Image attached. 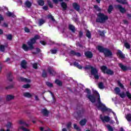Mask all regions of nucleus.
I'll use <instances>...</instances> for the list:
<instances>
[{
  "mask_svg": "<svg viewBox=\"0 0 131 131\" xmlns=\"http://www.w3.org/2000/svg\"><path fill=\"white\" fill-rule=\"evenodd\" d=\"M24 97H26V98H31V97L32 96L31 94H30L28 92L24 93Z\"/></svg>",
  "mask_w": 131,
  "mask_h": 131,
  "instance_id": "22",
  "label": "nucleus"
},
{
  "mask_svg": "<svg viewBox=\"0 0 131 131\" xmlns=\"http://www.w3.org/2000/svg\"><path fill=\"white\" fill-rule=\"evenodd\" d=\"M44 23H45V20H43V19L39 20V24L40 26H41V25H42V24H43Z\"/></svg>",
  "mask_w": 131,
  "mask_h": 131,
  "instance_id": "45",
  "label": "nucleus"
},
{
  "mask_svg": "<svg viewBox=\"0 0 131 131\" xmlns=\"http://www.w3.org/2000/svg\"><path fill=\"white\" fill-rule=\"evenodd\" d=\"M103 53L106 57H109L110 56H111V55H112V52H111V51L106 49Z\"/></svg>",
  "mask_w": 131,
  "mask_h": 131,
  "instance_id": "10",
  "label": "nucleus"
},
{
  "mask_svg": "<svg viewBox=\"0 0 131 131\" xmlns=\"http://www.w3.org/2000/svg\"><path fill=\"white\" fill-rule=\"evenodd\" d=\"M23 88H24V89H29V88H30V84H25L23 86Z\"/></svg>",
  "mask_w": 131,
  "mask_h": 131,
  "instance_id": "42",
  "label": "nucleus"
},
{
  "mask_svg": "<svg viewBox=\"0 0 131 131\" xmlns=\"http://www.w3.org/2000/svg\"><path fill=\"white\" fill-rule=\"evenodd\" d=\"M86 123V120L85 119L82 120L80 122V125H85Z\"/></svg>",
  "mask_w": 131,
  "mask_h": 131,
  "instance_id": "26",
  "label": "nucleus"
},
{
  "mask_svg": "<svg viewBox=\"0 0 131 131\" xmlns=\"http://www.w3.org/2000/svg\"><path fill=\"white\" fill-rule=\"evenodd\" d=\"M49 19H51L53 21H55V19H54V17L53 16L49 15H48Z\"/></svg>",
  "mask_w": 131,
  "mask_h": 131,
  "instance_id": "50",
  "label": "nucleus"
},
{
  "mask_svg": "<svg viewBox=\"0 0 131 131\" xmlns=\"http://www.w3.org/2000/svg\"><path fill=\"white\" fill-rule=\"evenodd\" d=\"M42 76L43 77H47V73L46 72H43Z\"/></svg>",
  "mask_w": 131,
  "mask_h": 131,
  "instance_id": "57",
  "label": "nucleus"
},
{
  "mask_svg": "<svg viewBox=\"0 0 131 131\" xmlns=\"http://www.w3.org/2000/svg\"><path fill=\"white\" fill-rule=\"evenodd\" d=\"M106 127L109 131H113L114 130V128L112 127L110 125H107Z\"/></svg>",
  "mask_w": 131,
  "mask_h": 131,
  "instance_id": "30",
  "label": "nucleus"
},
{
  "mask_svg": "<svg viewBox=\"0 0 131 131\" xmlns=\"http://www.w3.org/2000/svg\"><path fill=\"white\" fill-rule=\"evenodd\" d=\"M101 69L103 73H106V74H109L110 75H112V74H113V71L107 69V67L105 66L101 67Z\"/></svg>",
  "mask_w": 131,
  "mask_h": 131,
  "instance_id": "5",
  "label": "nucleus"
},
{
  "mask_svg": "<svg viewBox=\"0 0 131 131\" xmlns=\"http://www.w3.org/2000/svg\"><path fill=\"white\" fill-rule=\"evenodd\" d=\"M117 56L120 58V59H124V58H125V55L120 50L118 51Z\"/></svg>",
  "mask_w": 131,
  "mask_h": 131,
  "instance_id": "8",
  "label": "nucleus"
},
{
  "mask_svg": "<svg viewBox=\"0 0 131 131\" xmlns=\"http://www.w3.org/2000/svg\"><path fill=\"white\" fill-rule=\"evenodd\" d=\"M48 72L50 73V75L53 76L55 75L56 74V72L52 69V68H48Z\"/></svg>",
  "mask_w": 131,
  "mask_h": 131,
  "instance_id": "11",
  "label": "nucleus"
},
{
  "mask_svg": "<svg viewBox=\"0 0 131 131\" xmlns=\"http://www.w3.org/2000/svg\"><path fill=\"white\" fill-rule=\"evenodd\" d=\"M22 48L24 51H28V50H32L30 49V46H29V47H27V45L26 44H23L22 46Z\"/></svg>",
  "mask_w": 131,
  "mask_h": 131,
  "instance_id": "17",
  "label": "nucleus"
},
{
  "mask_svg": "<svg viewBox=\"0 0 131 131\" xmlns=\"http://www.w3.org/2000/svg\"><path fill=\"white\" fill-rule=\"evenodd\" d=\"M74 66H75L76 67H77V68H78L79 69H81V68H82V67H81V66H80L79 64H78V63L77 62H75L74 63Z\"/></svg>",
  "mask_w": 131,
  "mask_h": 131,
  "instance_id": "31",
  "label": "nucleus"
},
{
  "mask_svg": "<svg viewBox=\"0 0 131 131\" xmlns=\"http://www.w3.org/2000/svg\"><path fill=\"white\" fill-rule=\"evenodd\" d=\"M7 39L11 40L13 37V36L11 34L6 35Z\"/></svg>",
  "mask_w": 131,
  "mask_h": 131,
  "instance_id": "41",
  "label": "nucleus"
},
{
  "mask_svg": "<svg viewBox=\"0 0 131 131\" xmlns=\"http://www.w3.org/2000/svg\"><path fill=\"white\" fill-rule=\"evenodd\" d=\"M85 56L87 57V58H92L93 57V53H92L90 51H88L85 52Z\"/></svg>",
  "mask_w": 131,
  "mask_h": 131,
  "instance_id": "16",
  "label": "nucleus"
},
{
  "mask_svg": "<svg viewBox=\"0 0 131 131\" xmlns=\"http://www.w3.org/2000/svg\"><path fill=\"white\" fill-rule=\"evenodd\" d=\"M25 31L26 32H29V29L28 28H25Z\"/></svg>",
  "mask_w": 131,
  "mask_h": 131,
  "instance_id": "60",
  "label": "nucleus"
},
{
  "mask_svg": "<svg viewBox=\"0 0 131 131\" xmlns=\"http://www.w3.org/2000/svg\"><path fill=\"white\" fill-rule=\"evenodd\" d=\"M12 126H13V124L11 122H8L6 125L7 128H12Z\"/></svg>",
  "mask_w": 131,
  "mask_h": 131,
  "instance_id": "37",
  "label": "nucleus"
},
{
  "mask_svg": "<svg viewBox=\"0 0 131 131\" xmlns=\"http://www.w3.org/2000/svg\"><path fill=\"white\" fill-rule=\"evenodd\" d=\"M97 18L96 19L97 22H100V23H103L106 20H108V16L104 15L103 13H99L97 15Z\"/></svg>",
  "mask_w": 131,
  "mask_h": 131,
  "instance_id": "4",
  "label": "nucleus"
},
{
  "mask_svg": "<svg viewBox=\"0 0 131 131\" xmlns=\"http://www.w3.org/2000/svg\"><path fill=\"white\" fill-rule=\"evenodd\" d=\"M100 32V35L101 36H104V33L103 32Z\"/></svg>",
  "mask_w": 131,
  "mask_h": 131,
  "instance_id": "63",
  "label": "nucleus"
},
{
  "mask_svg": "<svg viewBox=\"0 0 131 131\" xmlns=\"http://www.w3.org/2000/svg\"><path fill=\"white\" fill-rule=\"evenodd\" d=\"M74 128H75V129H77V130H79V127H78L77 126V125H76V124H74Z\"/></svg>",
  "mask_w": 131,
  "mask_h": 131,
  "instance_id": "51",
  "label": "nucleus"
},
{
  "mask_svg": "<svg viewBox=\"0 0 131 131\" xmlns=\"http://www.w3.org/2000/svg\"><path fill=\"white\" fill-rule=\"evenodd\" d=\"M61 6L62 8H63V10H66V9L67 8V4H66V3H65L64 2L61 3Z\"/></svg>",
  "mask_w": 131,
  "mask_h": 131,
  "instance_id": "27",
  "label": "nucleus"
},
{
  "mask_svg": "<svg viewBox=\"0 0 131 131\" xmlns=\"http://www.w3.org/2000/svg\"><path fill=\"white\" fill-rule=\"evenodd\" d=\"M39 51H40V49L39 48L36 49V52L34 53V54H36V53H39Z\"/></svg>",
  "mask_w": 131,
  "mask_h": 131,
  "instance_id": "56",
  "label": "nucleus"
},
{
  "mask_svg": "<svg viewBox=\"0 0 131 131\" xmlns=\"http://www.w3.org/2000/svg\"><path fill=\"white\" fill-rule=\"evenodd\" d=\"M51 52L52 54H56V53H57V50H56V49L51 50Z\"/></svg>",
  "mask_w": 131,
  "mask_h": 131,
  "instance_id": "53",
  "label": "nucleus"
},
{
  "mask_svg": "<svg viewBox=\"0 0 131 131\" xmlns=\"http://www.w3.org/2000/svg\"><path fill=\"white\" fill-rule=\"evenodd\" d=\"M96 97H97V99L96 101L97 102V107L99 108V109L101 110V111L104 112V111H107L108 110V108L106 107V106L102 103L101 102V98H100V94L98 93V92H96Z\"/></svg>",
  "mask_w": 131,
  "mask_h": 131,
  "instance_id": "1",
  "label": "nucleus"
},
{
  "mask_svg": "<svg viewBox=\"0 0 131 131\" xmlns=\"http://www.w3.org/2000/svg\"><path fill=\"white\" fill-rule=\"evenodd\" d=\"M113 10V7L112 5H110L108 7V12L109 13V14H110V13H111V12H112Z\"/></svg>",
  "mask_w": 131,
  "mask_h": 131,
  "instance_id": "35",
  "label": "nucleus"
},
{
  "mask_svg": "<svg viewBox=\"0 0 131 131\" xmlns=\"http://www.w3.org/2000/svg\"><path fill=\"white\" fill-rule=\"evenodd\" d=\"M19 124H25L26 126H28V124L25 123V122L23 120H20L18 122Z\"/></svg>",
  "mask_w": 131,
  "mask_h": 131,
  "instance_id": "32",
  "label": "nucleus"
},
{
  "mask_svg": "<svg viewBox=\"0 0 131 131\" xmlns=\"http://www.w3.org/2000/svg\"><path fill=\"white\" fill-rule=\"evenodd\" d=\"M40 43H41V45H43V46H45L47 43L45 41H40Z\"/></svg>",
  "mask_w": 131,
  "mask_h": 131,
  "instance_id": "58",
  "label": "nucleus"
},
{
  "mask_svg": "<svg viewBox=\"0 0 131 131\" xmlns=\"http://www.w3.org/2000/svg\"><path fill=\"white\" fill-rule=\"evenodd\" d=\"M86 36L87 37H88V38H91V32H89V31H87L86 33Z\"/></svg>",
  "mask_w": 131,
  "mask_h": 131,
  "instance_id": "43",
  "label": "nucleus"
},
{
  "mask_svg": "<svg viewBox=\"0 0 131 131\" xmlns=\"http://www.w3.org/2000/svg\"><path fill=\"white\" fill-rule=\"evenodd\" d=\"M52 2L55 4H58L59 2H63V0H52Z\"/></svg>",
  "mask_w": 131,
  "mask_h": 131,
  "instance_id": "48",
  "label": "nucleus"
},
{
  "mask_svg": "<svg viewBox=\"0 0 131 131\" xmlns=\"http://www.w3.org/2000/svg\"><path fill=\"white\" fill-rule=\"evenodd\" d=\"M37 3L39 6H43L45 5V2L42 0H38Z\"/></svg>",
  "mask_w": 131,
  "mask_h": 131,
  "instance_id": "28",
  "label": "nucleus"
},
{
  "mask_svg": "<svg viewBox=\"0 0 131 131\" xmlns=\"http://www.w3.org/2000/svg\"><path fill=\"white\" fill-rule=\"evenodd\" d=\"M126 95L127 96V98L129 99V100H131V94L129 93V92H126Z\"/></svg>",
  "mask_w": 131,
  "mask_h": 131,
  "instance_id": "40",
  "label": "nucleus"
},
{
  "mask_svg": "<svg viewBox=\"0 0 131 131\" xmlns=\"http://www.w3.org/2000/svg\"><path fill=\"white\" fill-rule=\"evenodd\" d=\"M75 55L76 56H77V57H80L81 56L80 53H76Z\"/></svg>",
  "mask_w": 131,
  "mask_h": 131,
  "instance_id": "61",
  "label": "nucleus"
},
{
  "mask_svg": "<svg viewBox=\"0 0 131 131\" xmlns=\"http://www.w3.org/2000/svg\"><path fill=\"white\" fill-rule=\"evenodd\" d=\"M115 92L116 94H117L118 95H119V96H120L121 98H125L126 95H125V94H124V93L122 92L119 94V93H120V89H119V88H116L115 89Z\"/></svg>",
  "mask_w": 131,
  "mask_h": 131,
  "instance_id": "6",
  "label": "nucleus"
},
{
  "mask_svg": "<svg viewBox=\"0 0 131 131\" xmlns=\"http://www.w3.org/2000/svg\"><path fill=\"white\" fill-rule=\"evenodd\" d=\"M48 4L50 8H53V4H52L51 1H48Z\"/></svg>",
  "mask_w": 131,
  "mask_h": 131,
  "instance_id": "52",
  "label": "nucleus"
},
{
  "mask_svg": "<svg viewBox=\"0 0 131 131\" xmlns=\"http://www.w3.org/2000/svg\"><path fill=\"white\" fill-rule=\"evenodd\" d=\"M0 131H10L9 129H7V130H5V129L2 128L0 130Z\"/></svg>",
  "mask_w": 131,
  "mask_h": 131,
  "instance_id": "62",
  "label": "nucleus"
},
{
  "mask_svg": "<svg viewBox=\"0 0 131 131\" xmlns=\"http://www.w3.org/2000/svg\"><path fill=\"white\" fill-rule=\"evenodd\" d=\"M117 2L118 3H119L120 4H126V1L125 0H117Z\"/></svg>",
  "mask_w": 131,
  "mask_h": 131,
  "instance_id": "34",
  "label": "nucleus"
},
{
  "mask_svg": "<svg viewBox=\"0 0 131 131\" xmlns=\"http://www.w3.org/2000/svg\"><path fill=\"white\" fill-rule=\"evenodd\" d=\"M32 5V3H31V2H29V1H26L25 3V5L26 6V7H27V8H30V7H31V5Z\"/></svg>",
  "mask_w": 131,
  "mask_h": 131,
  "instance_id": "21",
  "label": "nucleus"
},
{
  "mask_svg": "<svg viewBox=\"0 0 131 131\" xmlns=\"http://www.w3.org/2000/svg\"><path fill=\"white\" fill-rule=\"evenodd\" d=\"M39 38H40V36L36 35L33 38L31 39L28 42V45L30 47V50H33L34 49L33 45H34L36 40H37V39H39Z\"/></svg>",
  "mask_w": 131,
  "mask_h": 131,
  "instance_id": "3",
  "label": "nucleus"
},
{
  "mask_svg": "<svg viewBox=\"0 0 131 131\" xmlns=\"http://www.w3.org/2000/svg\"><path fill=\"white\" fill-rule=\"evenodd\" d=\"M43 10H45L46 11H47V10H48V6L43 7Z\"/></svg>",
  "mask_w": 131,
  "mask_h": 131,
  "instance_id": "64",
  "label": "nucleus"
},
{
  "mask_svg": "<svg viewBox=\"0 0 131 131\" xmlns=\"http://www.w3.org/2000/svg\"><path fill=\"white\" fill-rule=\"evenodd\" d=\"M69 28L70 30H71L73 32L75 31V27H74L72 25H69Z\"/></svg>",
  "mask_w": 131,
  "mask_h": 131,
  "instance_id": "23",
  "label": "nucleus"
},
{
  "mask_svg": "<svg viewBox=\"0 0 131 131\" xmlns=\"http://www.w3.org/2000/svg\"><path fill=\"white\" fill-rule=\"evenodd\" d=\"M67 127L68 129H69V128H71V122H69L67 125Z\"/></svg>",
  "mask_w": 131,
  "mask_h": 131,
  "instance_id": "47",
  "label": "nucleus"
},
{
  "mask_svg": "<svg viewBox=\"0 0 131 131\" xmlns=\"http://www.w3.org/2000/svg\"><path fill=\"white\" fill-rule=\"evenodd\" d=\"M95 9H96L97 11H101V9L98 7V6H94Z\"/></svg>",
  "mask_w": 131,
  "mask_h": 131,
  "instance_id": "54",
  "label": "nucleus"
},
{
  "mask_svg": "<svg viewBox=\"0 0 131 131\" xmlns=\"http://www.w3.org/2000/svg\"><path fill=\"white\" fill-rule=\"evenodd\" d=\"M41 112L45 116H48V114H49V112L47 111L46 109H43L41 111Z\"/></svg>",
  "mask_w": 131,
  "mask_h": 131,
  "instance_id": "25",
  "label": "nucleus"
},
{
  "mask_svg": "<svg viewBox=\"0 0 131 131\" xmlns=\"http://www.w3.org/2000/svg\"><path fill=\"white\" fill-rule=\"evenodd\" d=\"M124 46L126 49L130 48V45H129V44H128V43H125Z\"/></svg>",
  "mask_w": 131,
  "mask_h": 131,
  "instance_id": "46",
  "label": "nucleus"
},
{
  "mask_svg": "<svg viewBox=\"0 0 131 131\" xmlns=\"http://www.w3.org/2000/svg\"><path fill=\"white\" fill-rule=\"evenodd\" d=\"M98 88L99 89H104V84L102 82H100L98 84Z\"/></svg>",
  "mask_w": 131,
  "mask_h": 131,
  "instance_id": "39",
  "label": "nucleus"
},
{
  "mask_svg": "<svg viewBox=\"0 0 131 131\" xmlns=\"http://www.w3.org/2000/svg\"><path fill=\"white\" fill-rule=\"evenodd\" d=\"M46 84L48 86H49V88H53V84L50 82H46Z\"/></svg>",
  "mask_w": 131,
  "mask_h": 131,
  "instance_id": "44",
  "label": "nucleus"
},
{
  "mask_svg": "<svg viewBox=\"0 0 131 131\" xmlns=\"http://www.w3.org/2000/svg\"><path fill=\"white\" fill-rule=\"evenodd\" d=\"M6 15H7V16H8V17H15V15H14V14H13L12 13H11L10 12H7L6 13Z\"/></svg>",
  "mask_w": 131,
  "mask_h": 131,
  "instance_id": "36",
  "label": "nucleus"
},
{
  "mask_svg": "<svg viewBox=\"0 0 131 131\" xmlns=\"http://www.w3.org/2000/svg\"><path fill=\"white\" fill-rule=\"evenodd\" d=\"M119 67L123 71H126L127 70V67L126 66L122 65L121 63H119Z\"/></svg>",
  "mask_w": 131,
  "mask_h": 131,
  "instance_id": "20",
  "label": "nucleus"
},
{
  "mask_svg": "<svg viewBox=\"0 0 131 131\" xmlns=\"http://www.w3.org/2000/svg\"><path fill=\"white\" fill-rule=\"evenodd\" d=\"M4 20V17L2 16V15L0 14V23L1 21H3Z\"/></svg>",
  "mask_w": 131,
  "mask_h": 131,
  "instance_id": "59",
  "label": "nucleus"
},
{
  "mask_svg": "<svg viewBox=\"0 0 131 131\" xmlns=\"http://www.w3.org/2000/svg\"><path fill=\"white\" fill-rule=\"evenodd\" d=\"M37 63H34L33 64V68H34V69H37Z\"/></svg>",
  "mask_w": 131,
  "mask_h": 131,
  "instance_id": "49",
  "label": "nucleus"
},
{
  "mask_svg": "<svg viewBox=\"0 0 131 131\" xmlns=\"http://www.w3.org/2000/svg\"><path fill=\"white\" fill-rule=\"evenodd\" d=\"M126 119H127V121H131V114H128L126 116Z\"/></svg>",
  "mask_w": 131,
  "mask_h": 131,
  "instance_id": "29",
  "label": "nucleus"
},
{
  "mask_svg": "<svg viewBox=\"0 0 131 131\" xmlns=\"http://www.w3.org/2000/svg\"><path fill=\"white\" fill-rule=\"evenodd\" d=\"M27 62L25 60H23L21 63V67L22 68H24V69H26L27 68Z\"/></svg>",
  "mask_w": 131,
  "mask_h": 131,
  "instance_id": "12",
  "label": "nucleus"
},
{
  "mask_svg": "<svg viewBox=\"0 0 131 131\" xmlns=\"http://www.w3.org/2000/svg\"><path fill=\"white\" fill-rule=\"evenodd\" d=\"M118 84L120 88H123V85L120 82H118Z\"/></svg>",
  "mask_w": 131,
  "mask_h": 131,
  "instance_id": "55",
  "label": "nucleus"
},
{
  "mask_svg": "<svg viewBox=\"0 0 131 131\" xmlns=\"http://www.w3.org/2000/svg\"><path fill=\"white\" fill-rule=\"evenodd\" d=\"M100 119L102 120L103 122H108L110 120V118L108 116H104L103 117V116H102V115H101Z\"/></svg>",
  "mask_w": 131,
  "mask_h": 131,
  "instance_id": "7",
  "label": "nucleus"
},
{
  "mask_svg": "<svg viewBox=\"0 0 131 131\" xmlns=\"http://www.w3.org/2000/svg\"><path fill=\"white\" fill-rule=\"evenodd\" d=\"M22 129L24 131H30V130H29V129H27L23 126H21L19 127V129Z\"/></svg>",
  "mask_w": 131,
  "mask_h": 131,
  "instance_id": "38",
  "label": "nucleus"
},
{
  "mask_svg": "<svg viewBox=\"0 0 131 131\" xmlns=\"http://www.w3.org/2000/svg\"><path fill=\"white\" fill-rule=\"evenodd\" d=\"M73 7L75 10H76V11H79V5L77 3H74L73 4Z\"/></svg>",
  "mask_w": 131,
  "mask_h": 131,
  "instance_id": "18",
  "label": "nucleus"
},
{
  "mask_svg": "<svg viewBox=\"0 0 131 131\" xmlns=\"http://www.w3.org/2000/svg\"><path fill=\"white\" fill-rule=\"evenodd\" d=\"M18 80L19 81H24L25 82H30L31 80L30 79L24 78L23 77H20L19 79Z\"/></svg>",
  "mask_w": 131,
  "mask_h": 131,
  "instance_id": "13",
  "label": "nucleus"
},
{
  "mask_svg": "<svg viewBox=\"0 0 131 131\" xmlns=\"http://www.w3.org/2000/svg\"><path fill=\"white\" fill-rule=\"evenodd\" d=\"M7 47H8V45L4 46V45H0V51L1 52H5V48H7Z\"/></svg>",
  "mask_w": 131,
  "mask_h": 131,
  "instance_id": "24",
  "label": "nucleus"
},
{
  "mask_svg": "<svg viewBox=\"0 0 131 131\" xmlns=\"http://www.w3.org/2000/svg\"><path fill=\"white\" fill-rule=\"evenodd\" d=\"M97 49L101 53H104L106 50V49L103 48L102 46H98Z\"/></svg>",
  "mask_w": 131,
  "mask_h": 131,
  "instance_id": "19",
  "label": "nucleus"
},
{
  "mask_svg": "<svg viewBox=\"0 0 131 131\" xmlns=\"http://www.w3.org/2000/svg\"><path fill=\"white\" fill-rule=\"evenodd\" d=\"M85 69H91V75H93L95 79H98L100 77V75L98 73V70L96 68H94L91 66H86L85 68Z\"/></svg>",
  "mask_w": 131,
  "mask_h": 131,
  "instance_id": "2",
  "label": "nucleus"
},
{
  "mask_svg": "<svg viewBox=\"0 0 131 131\" xmlns=\"http://www.w3.org/2000/svg\"><path fill=\"white\" fill-rule=\"evenodd\" d=\"M15 99V96L12 95H7L6 97L7 101H11V100H14Z\"/></svg>",
  "mask_w": 131,
  "mask_h": 131,
  "instance_id": "14",
  "label": "nucleus"
},
{
  "mask_svg": "<svg viewBox=\"0 0 131 131\" xmlns=\"http://www.w3.org/2000/svg\"><path fill=\"white\" fill-rule=\"evenodd\" d=\"M116 7L117 8V9H119V10H120V12H121V13H125V9L122 8L121 6L118 5L116 6Z\"/></svg>",
  "mask_w": 131,
  "mask_h": 131,
  "instance_id": "15",
  "label": "nucleus"
},
{
  "mask_svg": "<svg viewBox=\"0 0 131 131\" xmlns=\"http://www.w3.org/2000/svg\"><path fill=\"white\" fill-rule=\"evenodd\" d=\"M55 83H56V84H57L58 85H59L60 86H61V85H62V82H61V81L59 80H56Z\"/></svg>",
  "mask_w": 131,
  "mask_h": 131,
  "instance_id": "33",
  "label": "nucleus"
},
{
  "mask_svg": "<svg viewBox=\"0 0 131 131\" xmlns=\"http://www.w3.org/2000/svg\"><path fill=\"white\" fill-rule=\"evenodd\" d=\"M87 98L92 102V103H95L96 102V98L92 95H88Z\"/></svg>",
  "mask_w": 131,
  "mask_h": 131,
  "instance_id": "9",
  "label": "nucleus"
}]
</instances>
